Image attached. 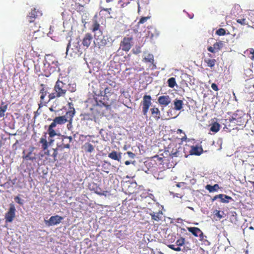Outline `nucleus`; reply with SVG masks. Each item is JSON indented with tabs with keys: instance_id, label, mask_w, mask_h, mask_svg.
<instances>
[{
	"instance_id": "5701e85b",
	"label": "nucleus",
	"mask_w": 254,
	"mask_h": 254,
	"mask_svg": "<svg viewBox=\"0 0 254 254\" xmlns=\"http://www.w3.org/2000/svg\"><path fill=\"white\" fill-rule=\"evenodd\" d=\"M220 127V125L218 123H214L212 124L210 127V130L214 132H218Z\"/></svg>"
},
{
	"instance_id": "dca6fc26",
	"label": "nucleus",
	"mask_w": 254,
	"mask_h": 254,
	"mask_svg": "<svg viewBox=\"0 0 254 254\" xmlns=\"http://www.w3.org/2000/svg\"><path fill=\"white\" fill-rule=\"evenodd\" d=\"M205 189L208 190L210 192L216 191L219 189V185L218 184H215L213 186L210 185H207L205 187Z\"/></svg>"
},
{
	"instance_id": "7c9ffc66",
	"label": "nucleus",
	"mask_w": 254,
	"mask_h": 254,
	"mask_svg": "<svg viewBox=\"0 0 254 254\" xmlns=\"http://www.w3.org/2000/svg\"><path fill=\"white\" fill-rule=\"evenodd\" d=\"M48 132L50 138H53L58 134L54 129H48Z\"/></svg>"
},
{
	"instance_id": "6e6552de",
	"label": "nucleus",
	"mask_w": 254,
	"mask_h": 254,
	"mask_svg": "<svg viewBox=\"0 0 254 254\" xmlns=\"http://www.w3.org/2000/svg\"><path fill=\"white\" fill-rule=\"evenodd\" d=\"M92 41V36L90 33H86L83 39L82 44L84 46L88 47Z\"/></svg>"
},
{
	"instance_id": "a19ab883",
	"label": "nucleus",
	"mask_w": 254,
	"mask_h": 254,
	"mask_svg": "<svg viewBox=\"0 0 254 254\" xmlns=\"http://www.w3.org/2000/svg\"><path fill=\"white\" fill-rule=\"evenodd\" d=\"M40 94H41L40 99L41 100H44L45 96L46 95V91H44V89H42L40 91Z\"/></svg>"
},
{
	"instance_id": "f03ea898",
	"label": "nucleus",
	"mask_w": 254,
	"mask_h": 254,
	"mask_svg": "<svg viewBox=\"0 0 254 254\" xmlns=\"http://www.w3.org/2000/svg\"><path fill=\"white\" fill-rule=\"evenodd\" d=\"M80 45L79 44V41L78 39H76V41L72 43L71 42H69L67 45L66 48V54H68L69 53L70 50H71L72 52L70 53L71 56H72L73 54H76L80 52Z\"/></svg>"
},
{
	"instance_id": "bb28decb",
	"label": "nucleus",
	"mask_w": 254,
	"mask_h": 254,
	"mask_svg": "<svg viewBox=\"0 0 254 254\" xmlns=\"http://www.w3.org/2000/svg\"><path fill=\"white\" fill-rule=\"evenodd\" d=\"M168 86L171 88H174L176 85V82L175 78L174 77H171L168 80Z\"/></svg>"
},
{
	"instance_id": "c85d7f7f",
	"label": "nucleus",
	"mask_w": 254,
	"mask_h": 254,
	"mask_svg": "<svg viewBox=\"0 0 254 254\" xmlns=\"http://www.w3.org/2000/svg\"><path fill=\"white\" fill-rule=\"evenodd\" d=\"M93 32L94 33L95 38L97 41L101 38L102 36V32L101 29L99 30L95 31Z\"/></svg>"
},
{
	"instance_id": "e2e57ef3",
	"label": "nucleus",
	"mask_w": 254,
	"mask_h": 254,
	"mask_svg": "<svg viewBox=\"0 0 254 254\" xmlns=\"http://www.w3.org/2000/svg\"><path fill=\"white\" fill-rule=\"evenodd\" d=\"M184 184L183 183H178L177 185V187L178 188H180L181 187V184Z\"/></svg>"
},
{
	"instance_id": "58836bf2",
	"label": "nucleus",
	"mask_w": 254,
	"mask_h": 254,
	"mask_svg": "<svg viewBox=\"0 0 254 254\" xmlns=\"http://www.w3.org/2000/svg\"><path fill=\"white\" fill-rule=\"evenodd\" d=\"M99 47L100 48L102 46H104L107 44V41L106 39H101L100 42L98 43Z\"/></svg>"
},
{
	"instance_id": "a18cd8bd",
	"label": "nucleus",
	"mask_w": 254,
	"mask_h": 254,
	"mask_svg": "<svg viewBox=\"0 0 254 254\" xmlns=\"http://www.w3.org/2000/svg\"><path fill=\"white\" fill-rule=\"evenodd\" d=\"M111 88L110 87H107L105 88L104 90V93L105 95L110 94L111 93Z\"/></svg>"
},
{
	"instance_id": "c9c22d12",
	"label": "nucleus",
	"mask_w": 254,
	"mask_h": 254,
	"mask_svg": "<svg viewBox=\"0 0 254 254\" xmlns=\"http://www.w3.org/2000/svg\"><path fill=\"white\" fill-rule=\"evenodd\" d=\"M216 33L219 36L224 35L226 33V31L223 28H220L216 31Z\"/></svg>"
},
{
	"instance_id": "f704fd0d",
	"label": "nucleus",
	"mask_w": 254,
	"mask_h": 254,
	"mask_svg": "<svg viewBox=\"0 0 254 254\" xmlns=\"http://www.w3.org/2000/svg\"><path fill=\"white\" fill-rule=\"evenodd\" d=\"M53 150V153L51 154V156L53 157L54 158V160L55 161H57V154H58V150H57V148H55V149H52Z\"/></svg>"
},
{
	"instance_id": "603ef678",
	"label": "nucleus",
	"mask_w": 254,
	"mask_h": 254,
	"mask_svg": "<svg viewBox=\"0 0 254 254\" xmlns=\"http://www.w3.org/2000/svg\"><path fill=\"white\" fill-rule=\"evenodd\" d=\"M109 85L112 87H116V84L115 82H113V81H110V83H109Z\"/></svg>"
},
{
	"instance_id": "4be33fe9",
	"label": "nucleus",
	"mask_w": 254,
	"mask_h": 254,
	"mask_svg": "<svg viewBox=\"0 0 254 254\" xmlns=\"http://www.w3.org/2000/svg\"><path fill=\"white\" fill-rule=\"evenodd\" d=\"M174 106L176 110H181L183 106V101L181 100L175 99L174 101Z\"/></svg>"
},
{
	"instance_id": "ddd939ff",
	"label": "nucleus",
	"mask_w": 254,
	"mask_h": 254,
	"mask_svg": "<svg viewBox=\"0 0 254 254\" xmlns=\"http://www.w3.org/2000/svg\"><path fill=\"white\" fill-rule=\"evenodd\" d=\"M151 218L156 221H159L162 218V213L161 211L158 212H152L150 213Z\"/></svg>"
},
{
	"instance_id": "473e14b6",
	"label": "nucleus",
	"mask_w": 254,
	"mask_h": 254,
	"mask_svg": "<svg viewBox=\"0 0 254 254\" xmlns=\"http://www.w3.org/2000/svg\"><path fill=\"white\" fill-rule=\"evenodd\" d=\"M185 243V239L184 238H181L179 240H178L176 244L178 247H180L181 246H182Z\"/></svg>"
},
{
	"instance_id": "cd10ccee",
	"label": "nucleus",
	"mask_w": 254,
	"mask_h": 254,
	"mask_svg": "<svg viewBox=\"0 0 254 254\" xmlns=\"http://www.w3.org/2000/svg\"><path fill=\"white\" fill-rule=\"evenodd\" d=\"M205 62L207 63L208 66L213 67L215 64L216 61L214 59H207L205 60Z\"/></svg>"
},
{
	"instance_id": "72a5a7b5",
	"label": "nucleus",
	"mask_w": 254,
	"mask_h": 254,
	"mask_svg": "<svg viewBox=\"0 0 254 254\" xmlns=\"http://www.w3.org/2000/svg\"><path fill=\"white\" fill-rule=\"evenodd\" d=\"M168 247L169 248H170L171 249L177 252H180L181 251V249L180 247H178V246L176 247V246L174 245H168Z\"/></svg>"
},
{
	"instance_id": "0e129e2a",
	"label": "nucleus",
	"mask_w": 254,
	"mask_h": 254,
	"mask_svg": "<svg viewBox=\"0 0 254 254\" xmlns=\"http://www.w3.org/2000/svg\"><path fill=\"white\" fill-rule=\"evenodd\" d=\"M188 208H189V209H190V210H191L194 211V209H193V207H190V206H189V207H188Z\"/></svg>"
},
{
	"instance_id": "9d476101",
	"label": "nucleus",
	"mask_w": 254,
	"mask_h": 254,
	"mask_svg": "<svg viewBox=\"0 0 254 254\" xmlns=\"http://www.w3.org/2000/svg\"><path fill=\"white\" fill-rule=\"evenodd\" d=\"M38 14L40 15H42V13L39 11H36V8H34V9L32 10L31 12L29 13V15H28V18L29 19V21L31 23L33 21V18H36L37 16H38Z\"/></svg>"
},
{
	"instance_id": "ea45409f",
	"label": "nucleus",
	"mask_w": 254,
	"mask_h": 254,
	"mask_svg": "<svg viewBox=\"0 0 254 254\" xmlns=\"http://www.w3.org/2000/svg\"><path fill=\"white\" fill-rule=\"evenodd\" d=\"M15 201L20 205L23 204V200L21 199L19 196H17L14 197Z\"/></svg>"
},
{
	"instance_id": "8fccbe9b",
	"label": "nucleus",
	"mask_w": 254,
	"mask_h": 254,
	"mask_svg": "<svg viewBox=\"0 0 254 254\" xmlns=\"http://www.w3.org/2000/svg\"><path fill=\"white\" fill-rule=\"evenodd\" d=\"M127 154L129 158H133L135 157V154L131 152L128 151Z\"/></svg>"
},
{
	"instance_id": "c03bdc74",
	"label": "nucleus",
	"mask_w": 254,
	"mask_h": 254,
	"mask_svg": "<svg viewBox=\"0 0 254 254\" xmlns=\"http://www.w3.org/2000/svg\"><path fill=\"white\" fill-rule=\"evenodd\" d=\"M148 19V17H142L139 21V23H141V24H143L144 23V22H145L147 19Z\"/></svg>"
},
{
	"instance_id": "2eb2a0df",
	"label": "nucleus",
	"mask_w": 254,
	"mask_h": 254,
	"mask_svg": "<svg viewBox=\"0 0 254 254\" xmlns=\"http://www.w3.org/2000/svg\"><path fill=\"white\" fill-rule=\"evenodd\" d=\"M150 111L156 120L157 121L160 118V112L157 108H151Z\"/></svg>"
},
{
	"instance_id": "2f4dec72",
	"label": "nucleus",
	"mask_w": 254,
	"mask_h": 254,
	"mask_svg": "<svg viewBox=\"0 0 254 254\" xmlns=\"http://www.w3.org/2000/svg\"><path fill=\"white\" fill-rule=\"evenodd\" d=\"M100 25L97 22H95L92 26V32L100 30Z\"/></svg>"
},
{
	"instance_id": "a878e982",
	"label": "nucleus",
	"mask_w": 254,
	"mask_h": 254,
	"mask_svg": "<svg viewBox=\"0 0 254 254\" xmlns=\"http://www.w3.org/2000/svg\"><path fill=\"white\" fill-rule=\"evenodd\" d=\"M143 60L145 62H148L153 64L154 62V57L152 54H148L144 57Z\"/></svg>"
},
{
	"instance_id": "3c124183",
	"label": "nucleus",
	"mask_w": 254,
	"mask_h": 254,
	"mask_svg": "<svg viewBox=\"0 0 254 254\" xmlns=\"http://www.w3.org/2000/svg\"><path fill=\"white\" fill-rule=\"evenodd\" d=\"M249 51H250V54L252 55V56L251 57V59L252 60H254V49L251 48L250 49Z\"/></svg>"
},
{
	"instance_id": "4468645a",
	"label": "nucleus",
	"mask_w": 254,
	"mask_h": 254,
	"mask_svg": "<svg viewBox=\"0 0 254 254\" xmlns=\"http://www.w3.org/2000/svg\"><path fill=\"white\" fill-rule=\"evenodd\" d=\"M219 198L220 199V201L222 203H229L230 200H232V198L229 196L224 194H218Z\"/></svg>"
},
{
	"instance_id": "423d86ee",
	"label": "nucleus",
	"mask_w": 254,
	"mask_h": 254,
	"mask_svg": "<svg viewBox=\"0 0 254 254\" xmlns=\"http://www.w3.org/2000/svg\"><path fill=\"white\" fill-rule=\"evenodd\" d=\"M171 98L168 95L161 96L158 98V102L161 105L168 106L171 103Z\"/></svg>"
},
{
	"instance_id": "052dcab7",
	"label": "nucleus",
	"mask_w": 254,
	"mask_h": 254,
	"mask_svg": "<svg viewBox=\"0 0 254 254\" xmlns=\"http://www.w3.org/2000/svg\"><path fill=\"white\" fill-rule=\"evenodd\" d=\"M53 106H51L50 108H49V110L52 111V112H54V110L53 109Z\"/></svg>"
},
{
	"instance_id": "79ce46f5",
	"label": "nucleus",
	"mask_w": 254,
	"mask_h": 254,
	"mask_svg": "<svg viewBox=\"0 0 254 254\" xmlns=\"http://www.w3.org/2000/svg\"><path fill=\"white\" fill-rule=\"evenodd\" d=\"M149 108V107H148L142 106V112H143V114L144 116H146L147 115V113L148 112Z\"/></svg>"
},
{
	"instance_id": "864d4df0",
	"label": "nucleus",
	"mask_w": 254,
	"mask_h": 254,
	"mask_svg": "<svg viewBox=\"0 0 254 254\" xmlns=\"http://www.w3.org/2000/svg\"><path fill=\"white\" fill-rule=\"evenodd\" d=\"M216 215L219 218H222L223 217L222 215L220 214V212L219 211L217 212Z\"/></svg>"
},
{
	"instance_id": "aec40b11",
	"label": "nucleus",
	"mask_w": 254,
	"mask_h": 254,
	"mask_svg": "<svg viewBox=\"0 0 254 254\" xmlns=\"http://www.w3.org/2000/svg\"><path fill=\"white\" fill-rule=\"evenodd\" d=\"M151 29L153 31H149L150 38H153V37H158L160 34V31L155 28L151 27Z\"/></svg>"
},
{
	"instance_id": "a211bd4d",
	"label": "nucleus",
	"mask_w": 254,
	"mask_h": 254,
	"mask_svg": "<svg viewBox=\"0 0 254 254\" xmlns=\"http://www.w3.org/2000/svg\"><path fill=\"white\" fill-rule=\"evenodd\" d=\"M108 157L113 160H117L118 161H120L121 159V155H118L116 151H112V152L109 153L108 155Z\"/></svg>"
},
{
	"instance_id": "13d9d810",
	"label": "nucleus",
	"mask_w": 254,
	"mask_h": 254,
	"mask_svg": "<svg viewBox=\"0 0 254 254\" xmlns=\"http://www.w3.org/2000/svg\"><path fill=\"white\" fill-rule=\"evenodd\" d=\"M66 138L69 139V142H71L72 140V138L71 136H67Z\"/></svg>"
},
{
	"instance_id": "393cba45",
	"label": "nucleus",
	"mask_w": 254,
	"mask_h": 254,
	"mask_svg": "<svg viewBox=\"0 0 254 254\" xmlns=\"http://www.w3.org/2000/svg\"><path fill=\"white\" fill-rule=\"evenodd\" d=\"M76 86L75 83H69L67 85V90L70 92H74L76 90Z\"/></svg>"
},
{
	"instance_id": "5fc2aeb1",
	"label": "nucleus",
	"mask_w": 254,
	"mask_h": 254,
	"mask_svg": "<svg viewBox=\"0 0 254 254\" xmlns=\"http://www.w3.org/2000/svg\"><path fill=\"white\" fill-rule=\"evenodd\" d=\"M63 148H70V145L69 144H65V145H64Z\"/></svg>"
},
{
	"instance_id": "6ab92c4d",
	"label": "nucleus",
	"mask_w": 254,
	"mask_h": 254,
	"mask_svg": "<svg viewBox=\"0 0 254 254\" xmlns=\"http://www.w3.org/2000/svg\"><path fill=\"white\" fill-rule=\"evenodd\" d=\"M224 45V42L222 41H219L218 42H216L213 44V46L216 52H218V51L222 49Z\"/></svg>"
},
{
	"instance_id": "f8f14e48",
	"label": "nucleus",
	"mask_w": 254,
	"mask_h": 254,
	"mask_svg": "<svg viewBox=\"0 0 254 254\" xmlns=\"http://www.w3.org/2000/svg\"><path fill=\"white\" fill-rule=\"evenodd\" d=\"M151 98L150 95H144L143 97L142 106L149 107L151 104Z\"/></svg>"
},
{
	"instance_id": "49530a36",
	"label": "nucleus",
	"mask_w": 254,
	"mask_h": 254,
	"mask_svg": "<svg viewBox=\"0 0 254 254\" xmlns=\"http://www.w3.org/2000/svg\"><path fill=\"white\" fill-rule=\"evenodd\" d=\"M211 88L213 90L216 91H217L219 90L217 85L215 83H212L211 84Z\"/></svg>"
},
{
	"instance_id": "7ed1b4c3",
	"label": "nucleus",
	"mask_w": 254,
	"mask_h": 254,
	"mask_svg": "<svg viewBox=\"0 0 254 254\" xmlns=\"http://www.w3.org/2000/svg\"><path fill=\"white\" fill-rule=\"evenodd\" d=\"M9 210L5 215V219L6 222H11L15 216V207L14 204L11 203L9 205Z\"/></svg>"
},
{
	"instance_id": "20e7f679",
	"label": "nucleus",
	"mask_w": 254,
	"mask_h": 254,
	"mask_svg": "<svg viewBox=\"0 0 254 254\" xmlns=\"http://www.w3.org/2000/svg\"><path fill=\"white\" fill-rule=\"evenodd\" d=\"M63 219L62 217L57 215L51 216L48 220H45V223L48 226L56 225L60 224Z\"/></svg>"
},
{
	"instance_id": "37998d69",
	"label": "nucleus",
	"mask_w": 254,
	"mask_h": 254,
	"mask_svg": "<svg viewBox=\"0 0 254 254\" xmlns=\"http://www.w3.org/2000/svg\"><path fill=\"white\" fill-rule=\"evenodd\" d=\"M57 124V123H56L55 120H54L53 122L49 126L48 129H54V128L56 127Z\"/></svg>"
},
{
	"instance_id": "09e8293b",
	"label": "nucleus",
	"mask_w": 254,
	"mask_h": 254,
	"mask_svg": "<svg viewBox=\"0 0 254 254\" xmlns=\"http://www.w3.org/2000/svg\"><path fill=\"white\" fill-rule=\"evenodd\" d=\"M132 51L133 53L135 54H137L141 52L140 48L139 47H137L135 50H133Z\"/></svg>"
},
{
	"instance_id": "f3484780",
	"label": "nucleus",
	"mask_w": 254,
	"mask_h": 254,
	"mask_svg": "<svg viewBox=\"0 0 254 254\" xmlns=\"http://www.w3.org/2000/svg\"><path fill=\"white\" fill-rule=\"evenodd\" d=\"M54 120L57 124L62 125L67 122V119L65 116H59L54 119Z\"/></svg>"
},
{
	"instance_id": "de8ad7c7",
	"label": "nucleus",
	"mask_w": 254,
	"mask_h": 254,
	"mask_svg": "<svg viewBox=\"0 0 254 254\" xmlns=\"http://www.w3.org/2000/svg\"><path fill=\"white\" fill-rule=\"evenodd\" d=\"M207 50L209 52H211V53H216V51L214 49V46L213 47H209L208 48H207Z\"/></svg>"
},
{
	"instance_id": "b1692460",
	"label": "nucleus",
	"mask_w": 254,
	"mask_h": 254,
	"mask_svg": "<svg viewBox=\"0 0 254 254\" xmlns=\"http://www.w3.org/2000/svg\"><path fill=\"white\" fill-rule=\"evenodd\" d=\"M85 150L89 153H91L94 150V146L89 143H86L84 145Z\"/></svg>"
},
{
	"instance_id": "4c0bfd02",
	"label": "nucleus",
	"mask_w": 254,
	"mask_h": 254,
	"mask_svg": "<svg viewBox=\"0 0 254 254\" xmlns=\"http://www.w3.org/2000/svg\"><path fill=\"white\" fill-rule=\"evenodd\" d=\"M237 22L241 25H246L248 24V22L246 19H238L237 20Z\"/></svg>"
},
{
	"instance_id": "bf43d9fd",
	"label": "nucleus",
	"mask_w": 254,
	"mask_h": 254,
	"mask_svg": "<svg viewBox=\"0 0 254 254\" xmlns=\"http://www.w3.org/2000/svg\"><path fill=\"white\" fill-rule=\"evenodd\" d=\"M125 163L126 165H128L131 163V162L129 161H125Z\"/></svg>"
},
{
	"instance_id": "0eeeda50",
	"label": "nucleus",
	"mask_w": 254,
	"mask_h": 254,
	"mask_svg": "<svg viewBox=\"0 0 254 254\" xmlns=\"http://www.w3.org/2000/svg\"><path fill=\"white\" fill-rule=\"evenodd\" d=\"M54 140L53 138L49 137V141H47L46 138L42 137L40 139V142L42 144V148L43 150H45L47 149L48 145L51 146Z\"/></svg>"
},
{
	"instance_id": "412c9836",
	"label": "nucleus",
	"mask_w": 254,
	"mask_h": 254,
	"mask_svg": "<svg viewBox=\"0 0 254 254\" xmlns=\"http://www.w3.org/2000/svg\"><path fill=\"white\" fill-rule=\"evenodd\" d=\"M111 165L110 163L105 161L102 166L103 171L107 173H109Z\"/></svg>"
},
{
	"instance_id": "1a4fd4ad",
	"label": "nucleus",
	"mask_w": 254,
	"mask_h": 254,
	"mask_svg": "<svg viewBox=\"0 0 254 254\" xmlns=\"http://www.w3.org/2000/svg\"><path fill=\"white\" fill-rule=\"evenodd\" d=\"M202 148L198 146H192L190 151V154L194 155H200L202 152Z\"/></svg>"
},
{
	"instance_id": "c756f323",
	"label": "nucleus",
	"mask_w": 254,
	"mask_h": 254,
	"mask_svg": "<svg viewBox=\"0 0 254 254\" xmlns=\"http://www.w3.org/2000/svg\"><path fill=\"white\" fill-rule=\"evenodd\" d=\"M7 109V106L4 105L2 107H0V118H1L4 116V113Z\"/></svg>"
},
{
	"instance_id": "39448f33",
	"label": "nucleus",
	"mask_w": 254,
	"mask_h": 254,
	"mask_svg": "<svg viewBox=\"0 0 254 254\" xmlns=\"http://www.w3.org/2000/svg\"><path fill=\"white\" fill-rule=\"evenodd\" d=\"M132 40V37H125L120 44L122 50L126 52L128 51L131 47L130 42Z\"/></svg>"
},
{
	"instance_id": "774afa93",
	"label": "nucleus",
	"mask_w": 254,
	"mask_h": 254,
	"mask_svg": "<svg viewBox=\"0 0 254 254\" xmlns=\"http://www.w3.org/2000/svg\"><path fill=\"white\" fill-rule=\"evenodd\" d=\"M36 114H39L40 113H38V110L36 111V112L35 113Z\"/></svg>"
},
{
	"instance_id": "4d7b16f0",
	"label": "nucleus",
	"mask_w": 254,
	"mask_h": 254,
	"mask_svg": "<svg viewBox=\"0 0 254 254\" xmlns=\"http://www.w3.org/2000/svg\"><path fill=\"white\" fill-rule=\"evenodd\" d=\"M105 11H107L108 12H109L110 13V11L111 10V8H106V9H104Z\"/></svg>"
},
{
	"instance_id": "9b49d317",
	"label": "nucleus",
	"mask_w": 254,
	"mask_h": 254,
	"mask_svg": "<svg viewBox=\"0 0 254 254\" xmlns=\"http://www.w3.org/2000/svg\"><path fill=\"white\" fill-rule=\"evenodd\" d=\"M188 230L196 237L202 234L201 231L196 227H188Z\"/></svg>"
},
{
	"instance_id": "680f3d73",
	"label": "nucleus",
	"mask_w": 254,
	"mask_h": 254,
	"mask_svg": "<svg viewBox=\"0 0 254 254\" xmlns=\"http://www.w3.org/2000/svg\"><path fill=\"white\" fill-rule=\"evenodd\" d=\"M46 154L47 155H49V156H51V155L49 150H47V152H46Z\"/></svg>"
},
{
	"instance_id": "6e6d98bb",
	"label": "nucleus",
	"mask_w": 254,
	"mask_h": 254,
	"mask_svg": "<svg viewBox=\"0 0 254 254\" xmlns=\"http://www.w3.org/2000/svg\"><path fill=\"white\" fill-rule=\"evenodd\" d=\"M218 198H219L218 194V195H216L215 196H214V197L212 198V201H214V200H216Z\"/></svg>"
},
{
	"instance_id": "f257e3e1",
	"label": "nucleus",
	"mask_w": 254,
	"mask_h": 254,
	"mask_svg": "<svg viewBox=\"0 0 254 254\" xmlns=\"http://www.w3.org/2000/svg\"><path fill=\"white\" fill-rule=\"evenodd\" d=\"M54 90V92L49 94L48 101L55 98L64 97L67 91V85L63 81L58 80L55 85Z\"/></svg>"
},
{
	"instance_id": "69168bd1",
	"label": "nucleus",
	"mask_w": 254,
	"mask_h": 254,
	"mask_svg": "<svg viewBox=\"0 0 254 254\" xmlns=\"http://www.w3.org/2000/svg\"><path fill=\"white\" fill-rule=\"evenodd\" d=\"M86 2H89L90 0H84Z\"/></svg>"
},
{
	"instance_id": "338daca9",
	"label": "nucleus",
	"mask_w": 254,
	"mask_h": 254,
	"mask_svg": "<svg viewBox=\"0 0 254 254\" xmlns=\"http://www.w3.org/2000/svg\"><path fill=\"white\" fill-rule=\"evenodd\" d=\"M106 1L107 2H109L110 1H112V0H106Z\"/></svg>"
},
{
	"instance_id": "e433bc0d",
	"label": "nucleus",
	"mask_w": 254,
	"mask_h": 254,
	"mask_svg": "<svg viewBox=\"0 0 254 254\" xmlns=\"http://www.w3.org/2000/svg\"><path fill=\"white\" fill-rule=\"evenodd\" d=\"M31 152H29L27 155L23 156L24 159L26 160H33L35 158L34 157L31 156Z\"/></svg>"
}]
</instances>
